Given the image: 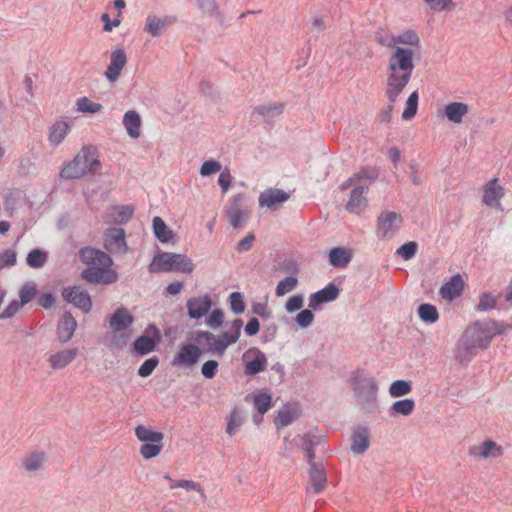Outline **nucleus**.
Here are the masks:
<instances>
[{"instance_id": "39", "label": "nucleus", "mask_w": 512, "mask_h": 512, "mask_svg": "<svg viewBox=\"0 0 512 512\" xmlns=\"http://www.w3.org/2000/svg\"><path fill=\"white\" fill-rule=\"evenodd\" d=\"M103 106L100 103L93 102L88 97L83 96L76 100V109L81 113L95 114L102 110Z\"/></svg>"}, {"instance_id": "60", "label": "nucleus", "mask_w": 512, "mask_h": 512, "mask_svg": "<svg viewBox=\"0 0 512 512\" xmlns=\"http://www.w3.org/2000/svg\"><path fill=\"white\" fill-rule=\"evenodd\" d=\"M221 170V164L214 160L206 161L202 164L200 168V174L202 176H209L214 173H217Z\"/></svg>"}, {"instance_id": "10", "label": "nucleus", "mask_w": 512, "mask_h": 512, "mask_svg": "<svg viewBox=\"0 0 512 512\" xmlns=\"http://www.w3.org/2000/svg\"><path fill=\"white\" fill-rule=\"evenodd\" d=\"M413 72L396 70L387 66V83L385 95L389 102L395 103L399 95L409 83Z\"/></svg>"}, {"instance_id": "35", "label": "nucleus", "mask_w": 512, "mask_h": 512, "mask_svg": "<svg viewBox=\"0 0 512 512\" xmlns=\"http://www.w3.org/2000/svg\"><path fill=\"white\" fill-rule=\"evenodd\" d=\"M352 259L350 249L336 247L330 250L329 262L334 267H346Z\"/></svg>"}, {"instance_id": "19", "label": "nucleus", "mask_w": 512, "mask_h": 512, "mask_svg": "<svg viewBox=\"0 0 512 512\" xmlns=\"http://www.w3.org/2000/svg\"><path fill=\"white\" fill-rule=\"evenodd\" d=\"M104 247L113 254H124L128 247L125 240V232L121 228H110L104 233Z\"/></svg>"}, {"instance_id": "51", "label": "nucleus", "mask_w": 512, "mask_h": 512, "mask_svg": "<svg viewBox=\"0 0 512 512\" xmlns=\"http://www.w3.org/2000/svg\"><path fill=\"white\" fill-rule=\"evenodd\" d=\"M271 401H272L271 395H269L267 393H260V394L255 395L253 402H254V406H255L256 410L261 415H263L270 409Z\"/></svg>"}, {"instance_id": "12", "label": "nucleus", "mask_w": 512, "mask_h": 512, "mask_svg": "<svg viewBox=\"0 0 512 512\" xmlns=\"http://www.w3.org/2000/svg\"><path fill=\"white\" fill-rule=\"evenodd\" d=\"M202 356V350L195 344H183L171 360V365L178 368H192Z\"/></svg>"}, {"instance_id": "31", "label": "nucleus", "mask_w": 512, "mask_h": 512, "mask_svg": "<svg viewBox=\"0 0 512 512\" xmlns=\"http://www.w3.org/2000/svg\"><path fill=\"white\" fill-rule=\"evenodd\" d=\"M310 483L315 493L322 492L327 485V476L322 465L312 463L309 471Z\"/></svg>"}, {"instance_id": "8", "label": "nucleus", "mask_w": 512, "mask_h": 512, "mask_svg": "<svg viewBox=\"0 0 512 512\" xmlns=\"http://www.w3.org/2000/svg\"><path fill=\"white\" fill-rule=\"evenodd\" d=\"M137 439L142 442L140 455L144 459H151L158 456L163 449L164 435L153 430L150 426L138 425L135 428Z\"/></svg>"}, {"instance_id": "43", "label": "nucleus", "mask_w": 512, "mask_h": 512, "mask_svg": "<svg viewBox=\"0 0 512 512\" xmlns=\"http://www.w3.org/2000/svg\"><path fill=\"white\" fill-rule=\"evenodd\" d=\"M411 390L412 386L409 381L397 380L390 385L389 393L392 397L398 398L409 394Z\"/></svg>"}, {"instance_id": "48", "label": "nucleus", "mask_w": 512, "mask_h": 512, "mask_svg": "<svg viewBox=\"0 0 512 512\" xmlns=\"http://www.w3.org/2000/svg\"><path fill=\"white\" fill-rule=\"evenodd\" d=\"M27 264L32 268H40L44 266L47 261V255L45 252L39 249H33L29 252L26 258Z\"/></svg>"}, {"instance_id": "14", "label": "nucleus", "mask_w": 512, "mask_h": 512, "mask_svg": "<svg viewBox=\"0 0 512 512\" xmlns=\"http://www.w3.org/2000/svg\"><path fill=\"white\" fill-rule=\"evenodd\" d=\"M415 51L412 49H404V47H396L389 55L388 65L396 70L413 72Z\"/></svg>"}, {"instance_id": "26", "label": "nucleus", "mask_w": 512, "mask_h": 512, "mask_svg": "<svg viewBox=\"0 0 512 512\" xmlns=\"http://www.w3.org/2000/svg\"><path fill=\"white\" fill-rule=\"evenodd\" d=\"M338 295L339 289L334 284H328L325 288L310 295L309 307L316 309L322 303L335 300Z\"/></svg>"}, {"instance_id": "22", "label": "nucleus", "mask_w": 512, "mask_h": 512, "mask_svg": "<svg viewBox=\"0 0 512 512\" xmlns=\"http://www.w3.org/2000/svg\"><path fill=\"white\" fill-rule=\"evenodd\" d=\"M188 315L192 319H199L205 316L212 306V301L209 295L200 297H193L187 300L186 303Z\"/></svg>"}, {"instance_id": "23", "label": "nucleus", "mask_w": 512, "mask_h": 512, "mask_svg": "<svg viewBox=\"0 0 512 512\" xmlns=\"http://www.w3.org/2000/svg\"><path fill=\"white\" fill-rule=\"evenodd\" d=\"M420 37L418 33L412 29H407L400 32L398 35L390 37V43L394 44V49L396 47H404V49H412L413 51H417L420 48Z\"/></svg>"}, {"instance_id": "47", "label": "nucleus", "mask_w": 512, "mask_h": 512, "mask_svg": "<svg viewBox=\"0 0 512 512\" xmlns=\"http://www.w3.org/2000/svg\"><path fill=\"white\" fill-rule=\"evenodd\" d=\"M37 294V285L34 282H26L19 291L20 302L25 305L32 301Z\"/></svg>"}, {"instance_id": "29", "label": "nucleus", "mask_w": 512, "mask_h": 512, "mask_svg": "<svg viewBox=\"0 0 512 512\" xmlns=\"http://www.w3.org/2000/svg\"><path fill=\"white\" fill-rule=\"evenodd\" d=\"M122 123L131 138L137 139L140 137L142 120L138 112L135 110L127 111L123 116Z\"/></svg>"}, {"instance_id": "52", "label": "nucleus", "mask_w": 512, "mask_h": 512, "mask_svg": "<svg viewBox=\"0 0 512 512\" xmlns=\"http://www.w3.org/2000/svg\"><path fill=\"white\" fill-rule=\"evenodd\" d=\"M174 488H183L187 491H196L199 494H201V496H205L204 490L201 487V485L198 482H195L193 480H184V479L177 480V481L173 482V484H171V486H170V489H174Z\"/></svg>"}, {"instance_id": "13", "label": "nucleus", "mask_w": 512, "mask_h": 512, "mask_svg": "<svg viewBox=\"0 0 512 512\" xmlns=\"http://www.w3.org/2000/svg\"><path fill=\"white\" fill-rule=\"evenodd\" d=\"M403 218L394 211H384L377 219V234L384 239H390L400 228Z\"/></svg>"}, {"instance_id": "44", "label": "nucleus", "mask_w": 512, "mask_h": 512, "mask_svg": "<svg viewBox=\"0 0 512 512\" xmlns=\"http://www.w3.org/2000/svg\"><path fill=\"white\" fill-rule=\"evenodd\" d=\"M415 408V402L413 399H403L396 401L392 404L391 410L400 415L408 416L410 415Z\"/></svg>"}, {"instance_id": "2", "label": "nucleus", "mask_w": 512, "mask_h": 512, "mask_svg": "<svg viewBox=\"0 0 512 512\" xmlns=\"http://www.w3.org/2000/svg\"><path fill=\"white\" fill-rule=\"evenodd\" d=\"M378 178V171L375 168H362L353 176L343 182L342 190L352 188L346 209L351 213L359 214L367 206V199L364 196L365 190Z\"/></svg>"}, {"instance_id": "57", "label": "nucleus", "mask_w": 512, "mask_h": 512, "mask_svg": "<svg viewBox=\"0 0 512 512\" xmlns=\"http://www.w3.org/2000/svg\"><path fill=\"white\" fill-rule=\"evenodd\" d=\"M295 321L300 327L306 328L314 321V314L311 310L304 309L297 314Z\"/></svg>"}, {"instance_id": "25", "label": "nucleus", "mask_w": 512, "mask_h": 512, "mask_svg": "<svg viewBox=\"0 0 512 512\" xmlns=\"http://www.w3.org/2000/svg\"><path fill=\"white\" fill-rule=\"evenodd\" d=\"M469 111V105L463 102H450L443 108L447 120L454 124H461Z\"/></svg>"}, {"instance_id": "1", "label": "nucleus", "mask_w": 512, "mask_h": 512, "mask_svg": "<svg viewBox=\"0 0 512 512\" xmlns=\"http://www.w3.org/2000/svg\"><path fill=\"white\" fill-rule=\"evenodd\" d=\"M81 261L87 266L82 271V278L93 284H112L117 281L118 274L112 268L113 260L105 252L85 247L80 251Z\"/></svg>"}, {"instance_id": "3", "label": "nucleus", "mask_w": 512, "mask_h": 512, "mask_svg": "<svg viewBox=\"0 0 512 512\" xmlns=\"http://www.w3.org/2000/svg\"><path fill=\"white\" fill-rule=\"evenodd\" d=\"M100 169L101 162L96 148L86 146L64 165L60 177L65 180L80 179L87 174L95 175L99 173Z\"/></svg>"}, {"instance_id": "49", "label": "nucleus", "mask_w": 512, "mask_h": 512, "mask_svg": "<svg viewBox=\"0 0 512 512\" xmlns=\"http://www.w3.org/2000/svg\"><path fill=\"white\" fill-rule=\"evenodd\" d=\"M134 348L137 353L145 355L155 348V342L148 336H141L134 342Z\"/></svg>"}, {"instance_id": "4", "label": "nucleus", "mask_w": 512, "mask_h": 512, "mask_svg": "<svg viewBox=\"0 0 512 512\" xmlns=\"http://www.w3.org/2000/svg\"><path fill=\"white\" fill-rule=\"evenodd\" d=\"M133 321L134 317L126 308H118L109 321L111 333L105 336L106 345L111 349L124 348L132 337Z\"/></svg>"}, {"instance_id": "9", "label": "nucleus", "mask_w": 512, "mask_h": 512, "mask_svg": "<svg viewBox=\"0 0 512 512\" xmlns=\"http://www.w3.org/2000/svg\"><path fill=\"white\" fill-rule=\"evenodd\" d=\"M225 214L233 228L237 229L243 226L251 214V209L245 202L244 194L239 193L229 199Z\"/></svg>"}, {"instance_id": "54", "label": "nucleus", "mask_w": 512, "mask_h": 512, "mask_svg": "<svg viewBox=\"0 0 512 512\" xmlns=\"http://www.w3.org/2000/svg\"><path fill=\"white\" fill-rule=\"evenodd\" d=\"M417 243L414 241L407 242L397 249V254L404 260L413 258L417 252Z\"/></svg>"}, {"instance_id": "42", "label": "nucleus", "mask_w": 512, "mask_h": 512, "mask_svg": "<svg viewBox=\"0 0 512 512\" xmlns=\"http://www.w3.org/2000/svg\"><path fill=\"white\" fill-rule=\"evenodd\" d=\"M418 100L419 95L416 91L409 95L406 101V107L402 113V118L404 120H411L416 115L418 109Z\"/></svg>"}, {"instance_id": "56", "label": "nucleus", "mask_w": 512, "mask_h": 512, "mask_svg": "<svg viewBox=\"0 0 512 512\" xmlns=\"http://www.w3.org/2000/svg\"><path fill=\"white\" fill-rule=\"evenodd\" d=\"M159 360L157 357H151L143 362L138 369V374L141 377H148L152 374L154 369L157 367Z\"/></svg>"}, {"instance_id": "27", "label": "nucleus", "mask_w": 512, "mask_h": 512, "mask_svg": "<svg viewBox=\"0 0 512 512\" xmlns=\"http://www.w3.org/2000/svg\"><path fill=\"white\" fill-rule=\"evenodd\" d=\"M77 322L70 312L64 313L57 327V336L60 342H68L74 335Z\"/></svg>"}, {"instance_id": "50", "label": "nucleus", "mask_w": 512, "mask_h": 512, "mask_svg": "<svg viewBox=\"0 0 512 512\" xmlns=\"http://www.w3.org/2000/svg\"><path fill=\"white\" fill-rule=\"evenodd\" d=\"M284 110L282 103L265 104L255 107V111L262 116H277Z\"/></svg>"}, {"instance_id": "40", "label": "nucleus", "mask_w": 512, "mask_h": 512, "mask_svg": "<svg viewBox=\"0 0 512 512\" xmlns=\"http://www.w3.org/2000/svg\"><path fill=\"white\" fill-rule=\"evenodd\" d=\"M419 318L426 323H435L439 319V313L434 305L421 304L418 307Z\"/></svg>"}, {"instance_id": "20", "label": "nucleus", "mask_w": 512, "mask_h": 512, "mask_svg": "<svg viewBox=\"0 0 512 512\" xmlns=\"http://www.w3.org/2000/svg\"><path fill=\"white\" fill-rule=\"evenodd\" d=\"M290 198V194L277 188H269L259 196L260 207H266L271 211L279 209Z\"/></svg>"}, {"instance_id": "24", "label": "nucleus", "mask_w": 512, "mask_h": 512, "mask_svg": "<svg viewBox=\"0 0 512 512\" xmlns=\"http://www.w3.org/2000/svg\"><path fill=\"white\" fill-rule=\"evenodd\" d=\"M245 373L247 375H255L266 369L267 358L260 350H249L245 354Z\"/></svg>"}, {"instance_id": "63", "label": "nucleus", "mask_w": 512, "mask_h": 512, "mask_svg": "<svg viewBox=\"0 0 512 512\" xmlns=\"http://www.w3.org/2000/svg\"><path fill=\"white\" fill-rule=\"evenodd\" d=\"M24 305L17 300L11 301L8 306L3 310V312L0 314V318H10L14 316L21 307Z\"/></svg>"}, {"instance_id": "36", "label": "nucleus", "mask_w": 512, "mask_h": 512, "mask_svg": "<svg viewBox=\"0 0 512 512\" xmlns=\"http://www.w3.org/2000/svg\"><path fill=\"white\" fill-rule=\"evenodd\" d=\"M153 230L157 239L163 243L169 242L174 236L172 230L167 227L163 219L159 216L153 219Z\"/></svg>"}, {"instance_id": "41", "label": "nucleus", "mask_w": 512, "mask_h": 512, "mask_svg": "<svg viewBox=\"0 0 512 512\" xmlns=\"http://www.w3.org/2000/svg\"><path fill=\"white\" fill-rule=\"evenodd\" d=\"M298 417V411L296 409L285 408L278 412L275 418V425L278 429L283 428L291 424Z\"/></svg>"}, {"instance_id": "11", "label": "nucleus", "mask_w": 512, "mask_h": 512, "mask_svg": "<svg viewBox=\"0 0 512 512\" xmlns=\"http://www.w3.org/2000/svg\"><path fill=\"white\" fill-rule=\"evenodd\" d=\"M378 390L374 378L362 372H356L353 376V391L362 402H372L376 398Z\"/></svg>"}, {"instance_id": "53", "label": "nucleus", "mask_w": 512, "mask_h": 512, "mask_svg": "<svg viewBox=\"0 0 512 512\" xmlns=\"http://www.w3.org/2000/svg\"><path fill=\"white\" fill-rule=\"evenodd\" d=\"M496 306V298L490 293H482L479 298L477 310L481 312L490 311Z\"/></svg>"}, {"instance_id": "15", "label": "nucleus", "mask_w": 512, "mask_h": 512, "mask_svg": "<svg viewBox=\"0 0 512 512\" xmlns=\"http://www.w3.org/2000/svg\"><path fill=\"white\" fill-rule=\"evenodd\" d=\"M503 447L492 440H485L469 447L468 454L476 460L496 459L503 455Z\"/></svg>"}, {"instance_id": "7", "label": "nucleus", "mask_w": 512, "mask_h": 512, "mask_svg": "<svg viewBox=\"0 0 512 512\" xmlns=\"http://www.w3.org/2000/svg\"><path fill=\"white\" fill-rule=\"evenodd\" d=\"M195 269L193 261L184 254L163 252L154 256L149 265L151 273L181 272L190 274Z\"/></svg>"}, {"instance_id": "21", "label": "nucleus", "mask_w": 512, "mask_h": 512, "mask_svg": "<svg viewBox=\"0 0 512 512\" xmlns=\"http://www.w3.org/2000/svg\"><path fill=\"white\" fill-rule=\"evenodd\" d=\"M127 63V56L123 49L117 48L111 52L110 63L105 71L106 79L113 83L118 80Z\"/></svg>"}, {"instance_id": "62", "label": "nucleus", "mask_w": 512, "mask_h": 512, "mask_svg": "<svg viewBox=\"0 0 512 512\" xmlns=\"http://www.w3.org/2000/svg\"><path fill=\"white\" fill-rule=\"evenodd\" d=\"M303 302H304L303 296L294 295L287 300V302L285 304V308L288 312L292 313L297 310H300L303 307Z\"/></svg>"}, {"instance_id": "37", "label": "nucleus", "mask_w": 512, "mask_h": 512, "mask_svg": "<svg viewBox=\"0 0 512 512\" xmlns=\"http://www.w3.org/2000/svg\"><path fill=\"white\" fill-rule=\"evenodd\" d=\"M244 422V418L241 410L238 407H235L227 417V427L226 433L229 436L235 435Z\"/></svg>"}, {"instance_id": "30", "label": "nucleus", "mask_w": 512, "mask_h": 512, "mask_svg": "<svg viewBox=\"0 0 512 512\" xmlns=\"http://www.w3.org/2000/svg\"><path fill=\"white\" fill-rule=\"evenodd\" d=\"M70 125L64 120L56 121L49 129L48 141L51 146H58L70 132Z\"/></svg>"}, {"instance_id": "32", "label": "nucleus", "mask_w": 512, "mask_h": 512, "mask_svg": "<svg viewBox=\"0 0 512 512\" xmlns=\"http://www.w3.org/2000/svg\"><path fill=\"white\" fill-rule=\"evenodd\" d=\"M370 446V435L366 427L357 428L352 436L351 450L355 454L364 453Z\"/></svg>"}, {"instance_id": "46", "label": "nucleus", "mask_w": 512, "mask_h": 512, "mask_svg": "<svg viewBox=\"0 0 512 512\" xmlns=\"http://www.w3.org/2000/svg\"><path fill=\"white\" fill-rule=\"evenodd\" d=\"M433 12L451 11L456 4L453 0H422Z\"/></svg>"}, {"instance_id": "16", "label": "nucleus", "mask_w": 512, "mask_h": 512, "mask_svg": "<svg viewBox=\"0 0 512 512\" xmlns=\"http://www.w3.org/2000/svg\"><path fill=\"white\" fill-rule=\"evenodd\" d=\"M78 356V348L70 347L52 350L47 355V363L52 370H62L69 366Z\"/></svg>"}, {"instance_id": "64", "label": "nucleus", "mask_w": 512, "mask_h": 512, "mask_svg": "<svg viewBox=\"0 0 512 512\" xmlns=\"http://www.w3.org/2000/svg\"><path fill=\"white\" fill-rule=\"evenodd\" d=\"M231 182H232V176L228 170H225L220 173L219 178H218V183H219L223 193H226L229 190Z\"/></svg>"}, {"instance_id": "17", "label": "nucleus", "mask_w": 512, "mask_h": 512, "mask_svg": "<svg viewBox=\"0 0 512 512\" xmlns=\"http://www.w3.org/2000/svg\"><path fill=\"white\" fill-rule=\"evenodd\" d=\"M504 195L505 191L499 183V179L493 178L483 186L482 202L489 207L502 211L501 199Z\"/></svg>"}, {"instance_id": "34", "label": "nucleus", "mask_w": 512, "mask_h": 512, "mask_svg": "<svg viewBox=\"0 0 512 512\" xmlns=\"http://www.w3.org/2000/svg\"><path fill=\"white\" fill-rule=\"evenodd\" d=\"M170 24L171 20L168 17L160 18L154 14H149L144 30L155 37Z\"/></svg>"}, {"instance_id": "45", "label": "nucleus", "mask_w": 512, "mask_h": 512, "mask_svg": "<svg viewBox=\"0 0 512 512\" xmlns=\"http://www.w3.org/2000/svg\"><path fill=\"white\" fill-rule=\"evenodd\" d=\"M298 284V280L296 277L289 276L285 279L279 281V283L276 286L275 294L278 297H282L286 295L287 293L293 291Z\"/></svg>"}, {"instance_id": "58", "label": "nucleus", "mask_w": 512, "mask_h": 512, "mask_svg": "<svg viewBox=\"0 0 512 512\" xmlns=\"http://www.w3.org/2000/svg\"><path fill=\"white\" fill-rule=\"evenodd\" d=\"M224 321V313L220 309H214L206 319V324L211 328H218Z\"/></svg>"}, {"instance_id": "18", "label": "nucleus", "mask_w": 512, "mask_h": 512, "mask_svg": "<svg viewBox=\"0 0 512 512\" xmlns=\"http://www.w3.org/2000/svg\"><path fill=\"white\" fill-rule=\"evenodd\" d=\"M62 296L67 302L73 304L85 313H88L92 308V301L89 293L79 286L64 288Z\"/></svg>"}, {"instance_id": "6", "label": "nucleus", "mask_w": 512, "mask_h": 512, "mask_svg": "<svg viewBox=\"0 0 512 512\" xmlns=\"http://www.w3.org/2000/svg\"><path fill=\"white\" fill-rule=\"evenodd\" d=\"M242 325L241 319H235L229 331L215 335L212 332L201 330L196 333L195 339L199 342H205L207 352L222 357L226 349L238 341Z\"/></svg>"}, {"instance_id": "59", "label": "nucleus", "mask_w": 512, "mask_h": 512, "mask_svg": "<svg viewBox=\"0 0 512 512\" xmlns=\"http://www.w3.org/2000/svg\"><path fill=\"white\" fill-rule=\"evenodd\" d=\"M218 366L219 364L217 361L208 360L205 363H203L201 367V373L205 378L211 379L216 375Z\"/></svg>"}, {"instance_id": "5", "label": "nucleus", "mask_w": 512, "mask_h": 512, "mask_svg": "<svg viewBox=\"0 0 512 512\" xmlns=\"http://www.w3.org/2000/svg\"><path fill=\"white\" fill-rule=\"evenodd\" d=\"M505 327L495 321H477L466 328L463 343L467 349H485L490 345L494 336L505 332Z\"/></svg>"}, {"instance_id": "38", "label": "nucleus", "mask_w": 512, "mask_h": 512, "mask_svg": "<svg viewBox=\"0 0 512 512\" xmlns=\"http://www.w3.org/2000/svg\"><path fill=\"white\" fill-rule=\"evenodd\" d=\"M134 208L130 205L115 206L111 209L110 217L117 224L126 223L133 215Z\"/></svg>"}, {"instance_id": "55", "label": "nucleus", "mask_w": 512, "mask_h": 512, "mask_svg": "<svg viewBox=\"0 0 512 512\" xmlns=\"http://www.w3.org/2000/svg\"><path fill=\"white\" fill-rule=\"evenodd\" d=\"M230 307L233 312L240 314L245 310L243 296L239 292H233L229 296Z\"/></svg>"}, {"instance_id": "28", "label": "nucleus", "mask_w": 512, "mask_h": 512, "mask_svg": "<svg viewBox=\"0 0 512 512\" xmlns=\"http://www.w3.org/2000/svg\"><path fill=\"white\" fill-rule=\"evenodd\" d=\"M464 288V281L460 275H454L448 282L440 288L442 298L452 301L459 297Z\"/></svg>"}, {"instance_id": "61", "label": "nucleus", "mask_w": 512, "mask_h": 512, "mask_svg": "<svg viewBox=\"0 0 512 512\" xmlns=\"http://www.w3.org/2000/svg\"><path fill=\"white\" fill-rule=\"evenodd\" d=\"M15 262H16L15 251L8 249L0 254V270L5 267L13 266L15 264Z\"/></svg>"}, {"instance_id": "33", "label": "nucleus", "mask_w": 512, "mask_h": 512, "mask_svg": "<svg viewBox=\"0 0 512 512\" xmlns=\"http://www.w3.org/2000/svg\"><path fill=\"white\" fill-rule=\"evenodd\" d=\"M46 454L41 451L28 453L22 460V466L28 473H35L43 468Z\"/></svg>"}]
</instances>
